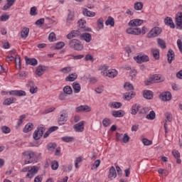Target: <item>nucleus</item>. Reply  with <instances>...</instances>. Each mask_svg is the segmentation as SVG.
Segmentation results:
<instances>
[{
	"label": "nucleus",
	"mask_w": 182,
	"mask_h": 182,
	"mask_svg": "<svg viewBox=\"0 0 182 182\" xmlns=\"http://www.w3.org/2000/svg\"><path fill=\"white\" fill-rule=\"evenodd\" d=\"M143 22V20L139 18L131 20L129 23L131 28L127 29V33L129 35H140L141 33V29L137 26H140Z\"/></svg>",
	"instance_id": "f257e3e1"
},
{
	"label": "nucleus",
	"mask_w": 182,
	"mask_h": 182,
	"mask_svg": "<svg viewBox=\"0 0 182 182\" xmlns=\"http://www.w3.org/2000/svg\"><path fill=\"white\" fill-rule=\"evenodd\" d=\"M66 45L70 48V49H73V50H83V44L78 39H70L69 41H66Z\"/></svg>",
	"instance_id": "f03ea898"
},
{
	"label": "nucleus",
	"mask_w": 182,
	"mask_h": 182,
	"mask_svg": "<svg viewBox=\"0 0 182 182\" xmlns=\"http://www.w3.org/2000/svg\"><path fill=\"white\" fill-rule=\"evenodd\" d=\"M45 128L43 127H38L33 134V137L34 140H39V139H41V137L43 136Z\"/></svg>",
	"instance_id": "7ed1b4c3"
},
{
	"label": "nucleus",
	"mask_w": 182,
	"mask_h": 182,
	"mask_svg": "<svg viewBox=\"0 0 182 182\" xmlns=\"http://www.w3.org/2000/svg\"><path fill=\"white\" fill-rule=\"evenodd\" d=\"M161 33V28L160 27H154L147 34V38H156Z\"/></svg>",
	"instance_id": "20e7f679"
},
{
	"label": "nucleus",
	"mask_w": 182,
	"mask_h": 182,
	"mask_svg": "<svg viewBox=\"0 0 182 182\" xmlns=\"http://www.w3.org/2000/svg\"><path fill=\"white\" fill-rule=\"evenodd\" d=\"M134 60L136 61V63H144L146 62H149L150 58L146 55L139 54L136 57L134 58Z\"/></svg>",
	"instance_id": "39448f33"
},
{
	"label": "nucleus",
	"mask_w": 182,
	"mask_h": 182,
	"mask_svg": "<svg viewBox=\"0 0 182 182\" xmlns=\"http://www.w3.org/2000/svg\"><path fill=\"white\" fill-rule=\"evenodd\" d=\"M175 22L178 26L177 29H182V12L177 13Z\"/></svg>",
	"instance_id": "423d86ee"
},
{
	"label": "nucleus",
	"mask_w": 182,
	"mask_h": 182,
	"mask_svg": "<svg viewBox=\"0 0 182 182\" xmlns=\"http://www.w3.org/2000/svg\"><path fill=\"white\" fill-rule=\"evenodd\" d=\"M82 33L79 30H73L66 36L67 39H73V38H77V36H81Z\"/></svg>",
	"instance_id": "0eeeda50"
},
{
	"label": "nucleus",
	"mask_w": 182,
	"mask_h": 182,
	"mask_svg": "<svg viewBox=\"0 0 182 182\" xmlns=\"http://www.w3.org/2000/svg\"><path fill=\"white\" fill-rule=\"evenodd\" d=\"M79 28L81 31H85V32H92V28L86 27V21L80 20L78 21Z\"/></svg>",
	"instance_id": "6e6552de"
},
{
	"label": "nucleus",
	"mask_w": 182,
	"mask_h": 182,
	"mask_svg": "<svg viewBox=\"0 0 182 182\" xmlns=\"http://www.w3.org/2000/svg\"><path fill=\"white\" fill-rule=\"evenodd\" d=\"M73 128L75 130V132H83V130H85V121H81L79 123L75 124Z\"/></svg>",
	"instance_id": "1a4fd4ad"
},
{
	"label": "nucleus",
	"mask_w": 182,
	"mask_h": 182,
	"mask_svg": "<svg viewBox=\"0 0 182 182\" xmlns=\"http://www.w3.org/2000/svg\"><path fill=\"white\" fill-rule=\"evenodd\" d=\"M160 99L163 102H168V100H171V93L170 92H163L160 95Z\"/></svg>",
	"instance_id": "9d476101"
},
{
	"label": "nucleus",
	"mask_w": 182,
	"mask_h": 182,
	"mask_svg": "<svg viewBox=\"0 0 182 182\" xmlns=\"http://www.w3.org/2000/svg\"><path fill=\"white\" fill-rule=\"evenodd\" d=\"M38 169L37 166H33L30 170H28V173H27L26 177L28 178H33L35 174H37Z\"/></svg>",
	"instance_id": "9b49d317"
},
{
	"label": "nucleus",
	"mask_w": 182,
	"mask_h": 182,
	"mask_svg": "<svg viewBox=\"0 0 182 182\" xmlns=\"http://www.w3.org/2000/svg\"><path fill=\"white\" fill-rule=\"evenodd\" d=\"M45 72H46V66L40 65L37 67L36 75H37V76H42Z\"/></svg>",
	"instance_id": "f8f14e48"
},
{
	"label": "nucleus",
	"mask_w": 182,
	"mask_h": 182,
	"mask_svg": "<svg viewBox=\"0 0 182 182\" xmlns=\"http://www.w3.org/2000/svg\"><path fill=\"white\" fill-rule=\"evenodd\" d=\"M91 109L88 105H80L75 108V112L79 113L80 112H90Z\"/></svg>",
	"instance_id": "ddd939ff"
},
{
	"label": "nucleus",
	"mask_w": 182,
	"mask_h": 182,
	"mask_svg": "<svg viewBox=\"0 0 182 182\" xmlns=\"http://www.w3.org/2000/svg\"><path fill=\"white\" fill-rule=\"evenodd\" d=\"M66 122H68V114H61L60 118L58 119V124L60 126H63Z\"/></svg>",
	"instance_id": "4468645a"
},
{
	"label": "nucleus",
	"mask_w": 182,
	"mask_h": 182,
	"mask_svg": "<svg viewBox=\"0 0 182 182\" xmlns=\"http://www.w3.org/2000/svg\"><path fill=\"white\" fill-rule=\"evenodd\" d=\"M151 53L155 60H159V59H160V50L159 48H151Z\"/></svg>",
	"instance_id": "2eb2a0df"
},
{
	"label": "nucleus",
	"mask_w": 182,
	"mask_h": 182,
	"mask_svg": "<svg viewBox=\"0 0 182 182\" xmlns=\"http://www.w3.org/2000/svg\"><path fill=\"white\" fill-rule=\"evenodd\" d=\"M105 76H107L108 77H110L111 79H113L117 76V70L114 69L108 70L106 72Z\"/></svg>",
	"instance_id": "dca6fc26"
},
{
	"label": "nucleus",
	"mask_w": 182,
	"mask_h": 182,
	"mask_svg": "<svg viewBox=\"0 0 182 182\" xmlns=\"http://www.w3.org/2000/svg\"><path fill=\"white\" fill-rule=\"evenodd\" d=\"M25 60L27 65H31V66H36V65H38V60L36 58L25 57Z\"/></svg>",
	"instance_id": "f3484780"
},
{
	"label": "nucleus",
	"mask_w": 182,
	"mask_h": 182,
	"mask_svg": "<svg viewBox=\"0 0 182 182\" xmlns=\"http://www.w3.org/2000/svg\"><path fill=\"white\" fill-rule=\"evenodd\" d=\"M116 177H117V173H116V168H114V166H112L109 169L108 178H109V180H113V178H116Z\"/></svg>",
	"instance_id": "a211bd4d"
},
{
	"label": "nucleus",
	"mask_w": 182,
	"mask_h": 182,
	"mask_svg": "<svg viewBox=\"0 0 182 182\" xmlns=\"http://www.w3.org/2000/svg\"><path fill=\"white\" fill-rule=\"evenodd\" d=\"M24 159H32V160H36V155L33 152L26 151L23 153Z\"/></svg>",
	"instance_id": "6ab92c4d"
},
{
	"label": "nucleus",
	"mask_w": 182,
	"mask_h": 182,
	"mask_svg": "<svg viewBox=\"0 0 182 182\" xmlns=\"http://www.w3.org/2000/svg\"><path fill=\"white\" fill-rule=\"evenodd\" d=\"M164 23L168 26H170V28H171L172 29H174L176 28V26L174 25V23L173 22V18H171V17H166L164 19Z\"/></svg>",
	"instance_id": "aec40b11"
},
{
	"label": "nucleus",
	"mask_w": 182,
	"mask_h": 182,
	"mask_svg": "<svg viewBox=\"0 0 182 182\" xmlns=\"http://www.w3.org/2000/svg\"><path fill=\"white\" fill-rule=\"evenodd\" d=\"M74 18H75V16L73 15V13H72V11H70L66 19L67 26H70V25H72Z\"/></svg>",
	"instance_id": "412c9836"
},
{
	"label": "nucleus",
	"mask_w": 182,
	"mask_h": 182,
	"mask_svg": "<svg viewBox=\"0 0 182 182\" xmlns=\"http://www.w3.org/2000/svg\"><path fill=\"white\" fill-rule=\"evenodd\" d=\"M143 96L144 99H147V100H151V99H153V92L150 90H144L143 92Z\"/></svg>",
	"instance_id": "4be33fe9"
},
{
	"label": "nucleus",
	"mask_w": 182,
	"mask_h": 182,
	"mask_svg": "<svg viewBox=\"0 0 182 182\" xmlns=\"http://www.w3.org/2000/svg\"><path fill=\"white\" fill-rule=\"evenodd\" d=\"M28 35H29V28H23L21 31V38L22 39H26L28 38Z\"/></svg>",
	"instance_id": "5701e85b"
},
{
	"label": "nucleus",
	"mask_w": 182,
	"mask_h": 182,
	"mask_svg": "<svg viewBox=\"0 0 182 182\" xmlns=\"http://www.w3.org/2000/svg\"><path fill=\"white\" fill-rule=\"evenodd\" d=\"M81 39L85 41V42L89 43L92 41V35L89 33H84L81 34Z\"/></svg>",
	"instance_id": "b1692460"
},
{
	"label": "nucleus",
	"mask_w": 182,
	"mask_h": 182,
	"mask_svg": "<svg viewBox=\"0 0 182 182\" xmlns=\"http://www.w3.org/2000/svg\"><path fill=\"white\" fill-rule=\"evenodd\" d=\"M167 58H168V62L169 63H171V62L174 60L175 55H174V51H173V50L171 49L168 50L167 53Z\"/></svg>",
	"instance_id": "393cba45"
},
{
	"label": "nucleus",
	"mask_w": 182,
	"mask_h": 182,
	"mask_svg": "<svg viewBox=\"0 0 182 182\" xmlns=\"http://www.w3.org/2000/svg\"><path fill=\"white\" fill-rule=\"evenodd\" d=\"M16 2V0H7V4L3 6V11H7L11 6H13L14 4Z\"/></svg>",
	"instance_id": "a878e982"
},
{
	"label": "nucleus",
	"mask_w": 182,
	"mask_h": 182,
	"mask_svg": "<svg viewBox=\"0 0 182 182\" xmlns=\"http://www.w3.org/2000/svg\"><path fill=\"white\" fill-rule=\"evenodd\" d=\"M76 79H77V74L75 73L69 75L68 77H65V80L67 82H75Z\"/></svg>",
	"instance_id": "bb28decb"
},
{
	"label": "nucleus",
	"mask_w": 182,
	"mask_h": 182,
	"mask_svg": "<svg viewBox=\"0 0 182 182\" xmlns=\"http://www.w3.org/2000/svg\"><path fill=\"white\" fill-rule=\"evenodd\" d=\"M136 95L133 91H131L129 92H126L124 94V99L125 100H131V99H133Z\"/></svg>",
	"instance_id": "cd10ccee"
},
{
	"label": "nucleus",
	"mask_w": 182,
	"mask_h": 182,
	"mask_svg": "<svg viewBox=\"0 0 182 182\" xmlns=\"http://www.w3.org/2000/svg\"><path fill=\"white\" fill-rule=\"evenodd\" d=\"M82 14L85 16H89L91 18H93V16H95V15H96V13L89 11V9H84Z\"/></svg>",
	"instance_id": "c85d7f7f"
},
{
	"label": "nucleus",
	"mask_w": 182,
	"mask_h": 182,
	"mask_svg": "<svg viewBox=\"0 0 182 182\" xmlns=\"http://www.w3.org/2000/svg\"><path fill=\"white\" fill-rule=\"evenodd\" d=\"M33 129V124H27L23 129V133H29L31 130Z\"/></svg>",
	"instance_id": "c756f323"
},
{
	"label": "nucleus",
	"mask_w": 182,
	"mask_h": 182,
	"mask_svg": "<svg viewBox=\"0 0 182 182\" xmlns=\"http://www.w3.org/2000/svg\"><path fill=\"white\" fill-rule=\"evenodd\" d=\"M151 79L152 80L154 83H159V82H161V77L157 74L154 75L151 77Z\"/></svg>",
	"instance_id": "7c9ffc66"
},
{
	"label": "nucleus",
	"mask_w": 182,
	"mask_h": 182,
	"mask_svg": "<svg viewBox=\"0 0 182 182\" xmlns=\"http://www.w3.org/2000/svg\"><path fill=\"white\" fill-rule=\"evenodd\" d=\"M112 114L114 117H123V116H124V114H123V110L112 111Z\"/></svg>",
	"instance_id": "2f4dec72"
},
{
	"label": "nucleus",
	"mask_w": 182,
	"mask_h": 182,
	"mask_svg": "<svg viewBox=\"0 0 182 182\" xmlns=\"http://www.w3.org/2000/svg\"><path fill=\"white\" fill-rule=\"evenodd\" d=\"M157 43L161 49H166V48H167V46H166V41H164V40L161 38L157 39Z\"/></svg>",
	"instance_id": "473e14b6"
},
{
	"label": "nucleus",
	"mask_w": 182,
	"mask_h": 182,
	"mask_svg": "<svg viewBox=\"0 0 182 182\" xmlns=\"http://www.w3.org/2000/svg\"><path fill=\"white\" fill-rule=\"evenodd\" d=\"M105 25H107V26H109V25H110V26H114V18L112 16H109L105 21Z\"/></svg>",
	"instance_id": "72a5a7b5"
},
{
	"label": "nucleus",
	"mask_w": 182,
	"mask_h": 182,
	"mask_svg": "<svg viewBox=\"0 0 182 182\" xmlns=\"http://www.w3.org/2000/svg\"><path fill=\"white\" fill-rule=\"evenodd\" d=\"M124 89L127 91L134 90V87L130 82H125L124 85Z\"/></svg>",
	"instance_id": "f704fd0d"
},
{
	"label": "nucleus",
	"mask_w": 182,
	"mask_h": 182,
	"mask_svg": "<svg viewBox=\"0 0 182 182\" xmlns=\"http://www.w3.org/2000/svg\"><path fill=\"white\" fill-rule=\"evenodd\" d=\"M109 106L113 109H120V107L122 106V102H113L109 103Z\"/></svg>",
	"instance_id": "c9c22d12"
},
{
	"label": "nucleus",
	"mask_w": 182,
	"mask_h": 182,
	"mask_svg": "<svg viewBox=\"0 0 182 182\" xmlns=\"http://www.w3.org/2000/svg\"><path fill=\"white\" fill-rule=\"evenodd\" d=\"M73 88L74 89L75 93H79L80 92V84L77 82L73 83Z\"/></svg>",
	"instance_id": "e433bc0d"
},
{
	"label": "nucleus",
	"mask_w": 182,
	"mask_h": 182,
	"mask_svg": "<svg viewBox=\"0 0 182 182\" xmlns=\"http://www.w3.org/2000/svg\"><path fill=\"white\" fill-rule=\"evenodd\" d=\"M56 149V143L50 142L47 145V150L49 151H53Z\"/></svg>",
	"instance_id": "4c0bfd02"
},
{
	"label": "nucleus",
	"mask_w": 182,
	"mask_h": 182,
	"mask_svg": "<svg viewBox=\"0 0 182 182\" xmlns=\"http://www.w3.org/2000/svg\"><path fill=\"white\" fill-rule=\"evenodd\" d=\"M61 140L63 141H65V143H72V141H73L75 140V138L72 137V136H63L61 138Z\"/></svg>",
	"instance_id": "58836bf2"
},
{
	"label": "nucleus",
	"mask_w": 182,
	"mask_h": 182,
	"mask_svg": "<svg viewBox=\"0 0 182 182\" xmlns=\"http://www.w3.org/2000/svg\"><path fill=\"white\" fill-rule=\"evenodd\" d=\"M134 8L136 11H141L143 9V3L136 2L134 4Z\"/></svg>",
	"instance_id": "ea45409f"
},
{
	"label": "nucleus",
	"mask_w": 182,
	"mask_h": 182,
	"mask_svg": "<svg viewBox=\"0 0 182 182\" xmlns=\"http://www.w3.org/2000/svg\"><path fill=\"white\" fill-rule=\"evenodd\" d=\"M14 100H16L15 98L12 97V98H6L4 102L3 105H6V106H9V105H12V103H14Z\"/></svg>",
	"instance_id": "a19ab883"
},
{
	"label": "nucleus",
	"mask_w": 182,
	"mask_h": 182,
	"mask_svg": "<svg viewBox=\"0 0 182 182\" xmlns=\"http://www.w3.org/2000/svg\"><path fill=\"white\" fill-rule=\"evenodd\" d=\"M148 120H154L156 119V112L151 111L149 114L146 115Z\"/></svg>",
	"instance_id": "79ce46f5"
},
{
	"label": "nucleus",
	"mask_w": 182,
	"mask_h": 182,
	"mask_svg": "<svg viewBox=\"0 0 182 182\" xmlns=\"http://www.w3.org/2000/svg\"><path fill=\"white\" fill-rule=\"evenodd\" d=\"M63 92L64 93H65V95H72V87L69 85H66L64 88H63Z\"/></svg>",
	"instance_id": "37998d69"
},
{
	"label": "nucleus",
	"mask_w": 182,
	"mask_h": 182,
	"mask_svg": "<svg viewBox=\"0 0 182 182\" xmlns=\"http://www.w3.org/2000/svg\"><path fill=\"white\" fill-rule=\"evenodd\" d=\"M107 69H109V67L106 65H101L99 68V70H101V73L103 75V76H106V73L105 72H107Z\"/></svg>",
	"instance_id": "c03bdc74"
},
{
	"label": "nucleus",
	"mask_w": 182,
	"mask_h": 182,
	"mask_svg": "<svg viewBox=\"0 0 182 182\" xmlns=\"http://www.w3.org/2000/svg\"><path fill=\"white\" fill-rule=\"evenodd\" d=\"M58 168H59V162H58V161H53L51 162L52 170H58Z\"/></svg>",
	"instance_id": "a18cd8bd"
},
{
	"label": "nucleus",
	"mask_w": 182,
	"mask_h": 182,
	"mask_svg": "<svg viewBox=\"0 0 182 182\" xmlns=\"http://www.w3.org/2000/svg\"><path fill=\"white\" fill-rule=\"evenodd\" d=\"M139 107H140V106L137 105H134L132 106V114H137V111L139 110Z\"/></svg>",
	"instance_id": "49530a36"
},
{
	"label": "nucleus",
	"mask_w": 182,
	"mask_h": 182,
	"mask_svg": "<svg viewBox=\"0 0 182 182\" xmlns=\"http://www.w3.org/2000/svg\"><path fill=\"white\" fill-rule=\"evenodd\" d=\"M102 124H103L104 127H109V126H110V119L105 118L102 120Z\"/></svg>",
	"instance_id": "de8ad7c7"
},
{
	"label": "nucleus",
	"mask_w": 182,
	"mask_h": 182,
	"mask_svg": "<svg viewBox=\"0 0 182 182\" xmlns=\"http://www.w3.org/2000/svg\"><path fill=\"white\" fill-rule=\"evenodd\" d=\"M1 132L4 133V134H8V133H11V128L6 126L1 127Z\"/></svg>",
	"instance_id": "09e8293b"
},
{
	"label": "nucleus",
	"mask_w": 182,
	"mask_h": 182,
	"mask_svg": "<svg viewBox=\"0 0 182 182\" xmlns=\"http://www.w3.org/2000/svg\"><path fill=\"white\" fill-rule=\"evenodd\" d=\"M48 41L50 42H55L56 41V35L55 33H50L48 36Z\"/></svg>",
	"instance_id": "8fccbe9b"
},
{
	"label": "nucleus",
	"mask_w": 182,
	"mask_h": 182,
	"mask_svg": "<svg viewBox=\"0 0 182 182\" xmlns=\"http://www.w3.org/2000/svg\"><path fill=\"white\" fill-rule=\"evenodd\" d=\"M97 27L99 29H102L104 24H103V18H100L97 21Z\"/></svg>",
	"instance_id": "3c124183"
},
{
	"label": "nucleus",
	"mask_w": 182,
	"mask_h": 182,
	"mask_svg": "<svg viewBox=\"0 0 182 182\" xmlns=\"http://www.w3.org/2000/svg\"><path fill=\"white\" fill-rule=\"evenodd\" d=\"M130 141V136L127 134H124L122 136V143H129Z\"/></svg>",
	"instance_id": "603ef678"
},
{
	"label": "nucleus",
	"mask_w": 182,
	"mask_h": 182,
	"mask_svg": "<svg viewBox=\"0 0 182 182\" xmlns=\"http://www.w3.org/2000/svg\"><path fill=\"white\" fill-rule=\"evenodd\" d=\"M36 6H33L31 8L30 15H31V16H36V15H38V13H36Z\"/></svg>",
	"instance_id": "864d4df0"
},
{
	"label": "nucleus",
	"mask_w": 182,
	"mask_h": 182,
	"mask_svg": "<svg viewBox=\"0 0 182 182\" xmlns=\"http://www.w3.org/2000/svg\"><path fill=\"white\" fill-rule=\"evenodd\" d=\"M136 75H137V71L136 70H132L129 73V76L132 77V80H134L136 79Z\"/></svg>",
	"instance_id": "5fc2aeb1"
},
{
	"label": "nucleus",
	"mask_w": 182,
	"mask_h": 182,
	"mask_svg": "<svg viewBox=\"0 0 182 182\" xmlns=\"http://www.w3.org/2000/svg\"><path fill=\"white\" fill-rule=\"evenodd\" d=\"M84 60L87 62L88 60H91V62H94L95 59L93 58V56L90 54H87L84 58Z\"/></svg>",
	"instance_id": "6e6d98bb"
},
{
	"label": "nucleus",
	"mask_w": 182,
	"mask_h": 182,
	"mask_svg": "<svg viewBox=\"0 0 182 182\" xmlns=\"http://www.w3.org/2000/svg\"><path fill=\"white\" fill-rule=\"evenodd\" d=\"M142 143H143V144H144V146H150L151 144H152L153 141H151L146 138H144L142 139Z\"/></svg>",
	"instance_id": "4d7b16f0"
},
{
	"label": "nucleus",
	"mask_w": 182,
	"mask_h": 182,
	"mask_svg": "<svg viewBox=\"0 0 182 182\" xmlns=\"http://www.w3.org/2000/svg\"><path fill=\"white\" fill-rule=\"evenodd\" d=\"M166 116V119L165 120L168 121V122H172L173 121V115L171 113H166L165 114Z\"/></svg>",
	"instance_id": "13d9d810"
},
{
	"label": "nucleus",
	"mask_w": 182,
	"mask_h": 182,
	"mask_svg": "<svg viewBox=\"0 0 182 182\" xmlns=\"http://www.w3.org/2000/svg\"><path fill=\"white\" fill-rule=\"evenodd\" d=\"M64 46H65V43L63 42H59L55 45V49H57V50L62 49V48H63Z\"/></svg>",
	"instance_id": "bf43d9fd"
},
{
	"label": "nucleus",
	"mask_w": 182,
	"mask_h": 182,
	"mask_svg": "<svg viewBox=\"0 0 182 182\" xmlns=\"http://www.w3.org/2000/svg\"><path fill=\"white\" fill-rule=\"evenodd\" d=\"M172 154L174 156V158L176 159L177 160H178V159H180V152H178V151L173 150L172 151Z\"/></svg>",
	"instance_id": "052dcab7"
},
{
	"label": "nucleus",
	"mask_w": 182,
	"mask_h": 182,
	"mask_svg": "<svg viewBox=\"0 0 182 182\" xmlns=\"http://www.w3.org/2000/svg\"><path fill=\"white\" fill-rule=\"evenodd\" d=\"M16 96H18V97L26 96V92L23 90H16Z\"/></svg>",
	"instance_id": "680f3d73"
},
{
	"label": "nucleus",
	"mask_w": 182,
	"mask_h": 182,
	"mask_svg": "<svg viewBox=\"0 0 182 182\" xmlns=\"http://www.w3.org/2000/svg\"><path fill=\"white\" fill-rule=\"evenodd\" d=\"M158 173L162 174V176H168V171L163 168L159 169Z\"/></svg>",
	"instance_id": "e2e57ef3"
},
{
	"label": "nucleus",
	"mask_w": 182,
	"mask_h": 182,
	"mask_svg": "<svg viewBox=\"0 0 182 182\" xmlns=\"http://www.w3.org/2000/svg\"><path fill=\"white\" fill-rule=\"evenodd\" d=\"M18 75H19L21 79H25V77H26V76H28V73H26V71H21V72L18 73Z\"/></svg>",
	"instance_id": "0e129e2a"
},
{
	"label": "nucleus",
	"mask_w": 182,
	"mask_h": 182,
	"mask_svg": "<svg viewBox=\"0 0 182 182\" xmlns=\"http://www.w3.org/2000/svg\"><path fill=\"white\" fill-rule=\"evenodd\" d=\"M72 70V68L70 67H65L60 70V72L62 73H69Z\"/></svg>",
	"instance_id": "69168bd1"
},
{
	"label": "nucleus",
	"mask_w": 182,
	"mask_h": 182,
	"mask_svg": "<svg viewBox=\"0 0 182 182\" xmlns=\"http://www.w3.org/2000/svg\"><path fill=\"white\" fill-rule=\"evenodd\" d=\"M14 60L16 65H18V66H21V56H19V55H16Z\"/></svg>",
	"instance_id": "338daca9"
},
{
	"label": "nucleus",
	"mask_w": 182,
	"mask_h": 182,
	"mask_svg": "<svg viewBox=\"0 0 182 182\" xmlns=\"http://www.w3.org/2000/svg\"><path fill=\"white\" fill-rule=\"evenodd\" d=\"M177 45L181 53H182V39L177 40Z\"/></svg>",
	"instance_id": "774afa93"
}]
</instances>
